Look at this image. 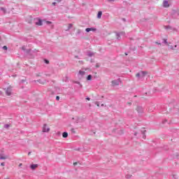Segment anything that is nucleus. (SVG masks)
Listing matches in <instances>:
<instances>
[{"label": "nucleus", "mask_w": 179, "mask_h": 179, "mask_svg": "<svg viewBox=\"0 0 179 179\" xmlns=\"http://www.w3.org/2000/svg\"><path fill=\"white\" fill-rule=\"evenodd\" d=\"M4 90L7 96H10V94H12V87H9L7 89H4Z\"/></svg>", "instance_id": "1"}, {"label": "nucleus", "mask_w": 179, "mask_h": 179, "mask_svg": "<svg viewBox=\"0 0 179 179\" xmlns=\"http://www.w3.org/2000/svg\"><path fill=\"white\" fill-rule=\"evenodd\" d=\"M145 75H148V72L141 71L140 73H137L136 76V78H139V76H142V78H143V76H145Z\"/></svg>", "instance_id": "2"}, {"label": "nucleus", "mask_w": 179, "mask_h": 179, "mask_svg": "<svg viewBox=\"0 0 179 179\" xmlns=\"http://www.w3.org/2000/svg\"><path fill=\"white\" fill-rule=\"evenodd\" d=\"M120 80H113L111 81L112 86H118L120 85Z\"/></svg>", "instance_id": "3"}, {"label": "nucleus", "mask_w": 179, "mask_h": 179, "mask_svg": "<svg viewBox=\"0 0 179 179\" xmlns=\"http://www.w3.org/2000/svg\"><path fill=\"white\" fill-rule=\"evenodd\" d=\"M43 132H50V127L47 124L43 126Z\"/></svg>", "instance_id": "4"}, {"label": "nucleus", "mask_w": 179, "mask_h": 179, "mask_svg": "<svg viewBox=\"0 0 179 179\" xmlns=\"http://www.w3.org/2000/svg\"><path fill=\"white\" fill-rule=\"evenodd\" d=\"M164 8H169L170 6V3H169L167 1H164L163 3Z\"/></svg>", "instance_id": "5"}, {"label": "nucleus", "mask_w": 179, "mask_h": 179, "mask_svg": "<svg viewBox=\"0 0 179 179\" xmlns=\"http://www.w3.org/2000/svg\"><path fill=\"white\" fill-rule=\"evenodd\" d=\"M35 24H36V26H42L43 21H41V20H38L37 22H35Z\"/></svg>", "instance_id": "6"}, {"label": "nucleus", "mask_w": 179, "mask_h": 179, "mask_svg": "<svg viewBox=\"0 0 179 179\" xmlns=\"http://www.w3.org/2000/svg\"><path fill=\"white\" fill-rule=\"evenodd\" d=\"M85 31H87V33H89V31H96V28H87Z\"/></svg>", "instance_id": "7"}, {"label": "nucleus", "mask_w": 179, "mask_h": 179, "mask_svg": "<svg viewBox=\"0 0 179 179\" xmlns=\"http://www.w3.org/2000/svg\"><path fill=\"white\" fill-rule=\"evenodd\" d=\"M136 110L138 113H143V108L141 106H138L136 108Z\"/></svg>", "instance_id": "8"}, {"label": "nucleus", "mask_w": 179, "mask_h": 179, "mask_svg": "<svg viewBox=\"0 0 179 179\" xmlns=\"http://www.w3.org/2000/svg\"><path fill=\"white\" fill-rule=\"evenodd\" d=\"M31 170H36V169H37V167H38V164H32L31 165Z\"/></svg>", "instance_id": "9"}, {"label": "nucleus", "mask_w": 179, "mask_h": 179, "mask_svg": "<svg viewBox=\"0 0 179 179\" xmlns=\"http://www.w3.org/2000/svg\"><path fill=\"white\" fill-rule=\"evenodd\" d=\"M0 159L1 160H6V159H8V156L0 155Z\"/></svg>", "instance_id": "10"}, {"label": "nucleus", "mask_w": 179, "mask_h": 179, "mask_svg": "<svg viewBox=\"0 0 179 179\" xmlns=\"http://www.w3.org/2000/svg\"><path fill=\"white\" fill-rule=\"evenodd\" d=\"M101 15H103V13L101 11H99L97 15L98 19H101Z\"/></svg>", "instance_id": "11"}, {"label": "nucleus", "mask_w": 179, "mask_h": 179, "mask_svg": "<svg viewBox=\"0 0 179 179\" xmlns=\"http://www.w3.org/2000/svg\"><path fill=\"white\" fill-rule=\"evenodd\" d=\"M38 82H39V83H41V85H45V83H46L45 80L42 81L41 80H38Z\"/></svg>", "instance_id": "12"}, {"label": "nucleus", "mask_w": 179, "mask_h": 179, "mask_svg": "<svg viewBox=\"0 0 179 179\" xmlns=\"http://www.w3.org/2000/svg\"><path fill=\"white\" fill-rule=\"evenodd\" d=\"M63 138H68V133L67 132H64L62 134Z\"/></svg>", "instance_id": "13"}, {"label": "nucleus", "mask_w": 179, "mask_h": 179, "mask_svg": "<svg viewBox=\"0 0 179 179\" xmlns=\"http://www.w3.org/2000/svg\"><path fill=\"white\" fill-rule=\"evenodd\" d=\"M85 71H79V75H80L81 76H85Z\"/></svg>", "instance_id": "14"}, {"label": "nucleus", "mask_w": 179, "mask_h": 179, "mask_svg": "<svg viewBox=\"0 0 179 179\" xmlns=\"http://www.w3.org/2000/svg\"><path fill=\"white\" fill-rule=\"evenodd\" d=\"M87 80H92V75H89V76L87 77Z\"/></svg>", "instance_id": "15"}, {"label": "nucleus", "mask_w": 179, "mask_h": 179, "mask_svg": "<svg viewBox=\"0 0 179 179\" xmlns=\"http://www.w3.org/2000/svg\"><path fill=\"white\" fill-rule=\"evenodd\" d=\"M1 10H2L3 13H6V10H5V8H1Z\"/></svg>", "instance_id": "16"}, {"label": "nucleus", "mask_w": 179, "mask_h": 179, "mask_svg": "<svg viewBox=\"0 0 179 179\" xmlns=\"http://www.w3.org/2000/svg\"><path fill=\"white\" fill-rule=\"evenodd\" d=\"M3 50H8V47L6 45L3 46Z\"/></svg>", "instance_id": "17"}, {"label": "nucleus", "mask_w": 179, "mask_h": 179, "mask_svg": "<svg viewBox=\"0 0 179 179\" xmlns=\"http://www.w3.org/2000/svg\"><path fill=\"white\" fill-rule=\"evenodd\" d=\"M71 132H73V134H75L76 131H75V129H71Z\"/></svg>", "instance_id": "18"}, {"label": "nucleus", "mask_w": 179, "mask_h": 179, "mask_svg": "<svg viewBox=\"0 0 179 179\" xmlns=\"http://www.w3.org/2000/svg\"><path fill=\"white\" fill-rule=\"evenodd\" d=\"M95 104H96L97 107H100V104H99V102H96Z\"/></svg>", "instance_id": "19"}, {"label": "nucleus", "mask_w": 179, "mask_h": 179, "mask_svg": "<svg viewBox=\"0 0 179 179\" xmlns=\"http://www.w3.org/2000/svg\"><path fill=\"white\" fill-rule=\"evenodd\" d=\"M1 166H2L3 167L5 166V162H2L1 164Z\"/></svg>", "instance_id": "20"}, {"label": "nucleus", "mask_w": 179, "mask_h": 179, "mask_svg": "<svg viewBox=\"0 0 179 179\" xmlns=\"http://www.w3.org/2000/svg\"><path fill=\"white\" fill-rule=\"evenodd\" d=\"M56 4H57L56 2H53V3H52V5L53 6H55Z\"/></svg>", "instance_id": "21"}, {"label": "nucleus", "mask_w": 179, "mask_h": 179, "mask_svg": "<svg viewBox=\"0 0 179 179\" xmlns=\"http://www.w3.org/2000/svg\"><path fill=\"white\" fill-rule=\"evenodd\" d=\"M45 64H50V62L48 60H45Z\"/></svg>", "instance_id": "22"}, {"label": "nucleus", "mask_w": 179, "mask_h": 179, "mask_svg": "<svg viewBox=\"0 0 179 179\" xmlns=\"http://www.w3.org/2000/svg\"><path fill=\"white\" fill-rule=\"evenodd\" d=\"M4 127L5 128H9V124H6Z\"/></svg>", "instance_id": "23"}, {"label": "nucleus", "mask_w": 179, "mask_h": 179, "mask_svg": "<svg viewBox=\"0 0 179 179\" xmlns=\"http://www.w3.org/2000/svg\"><path fill=\"white\" fill-rule=\"evenodd\" d=\"M56 100L59 101V96H56Z\"/></svg>", "instance_id": "24"}, {"label": "nucleus", "mask_w": 179, "mask_h": 179, "mask_svg": "<svg viewBox=\"0 0 179 179\" xmlns=\"http://www.w3.org/2000/svg\"><path fill=\"white\" fill-rule=\"evenodd\" d=\"M47 23H48V24H51V22H50V21H48Z\"/></svg>", "instance_id": "25"}, {"label": "nucleus", "mask_w": 179, "mask_h": 179, "mask_svg": "<svg viewBox=\"0 0 179 179\" xmlns=\"http://www.w3.org/2000/svg\"><path fill=\"white\" fill-rule=\"evenodd\" d=\"M86 100H88V101H90V98H86Z\"/></svg>", "instance_id": "26"}, {"label": "nucleus", "mask_w": 179, "mask_h": 179, "mask_svg": "<svg viewBox=\"0 0 179 179\" xmlns=\"http://www.w3.org/2000/svg\"><path fill=\"white\" fill-rule=\"evenodd\" d=\"M72 27V24H69V28Z\"/></svg>", "instance_id": "27"}, {"label": "nucleus", "mask_w": 179, "mask_h": 179, "mask_svg": "<svg viewBox=\"0 0 179 179\" xmlns=\"http://www.w3.org/2000/svg\"><path fill=\"white\" fill-rule=\"evenodd\" d=\"M76 164H78V163H76V162H75V163L73 164L74 166H76Z\"/></svg>", "instance_id": "28"}, {"label": "nucleus", "mask_w": 179, "mask_h": 179, "mask_svg": "<svg viewBox=\"0 0 179 179\" xmlns=\"http://www.w3.org/2000/svg\"><path fill=\"white\" fill-rule=\"evenodd\" d=\"M30 155H31V152H29V153H28V155L30 156Z\"/></svg>", "instance_id": "29"}, {"label": "nucleus", "mask_w": 179, "mask_h": 179, "mask_svg": "<svg viewBox=\"0 0 179 179\" xmlns=\"http://www.w3.org/2000/svg\"><path fill=\"white\" fill-rule=\"evenodd\" d=\"M19 166H20V167L22 166V164H20Z\"/></svg>", "instance_id": "30"}, {"label": "nucleus", "mask_w": 179, "mask_h": 179, "mask_svg": "<svg viewBox=\"0 0 179 179\" xmlns=\"http://www.w3.org/2000/svg\"><path fill=\"white\" fill-rule=\"evenodd\" d=\"M108 1H114V0H108Z\"/></svg>", "instance_id": "31"}]
</instances>
